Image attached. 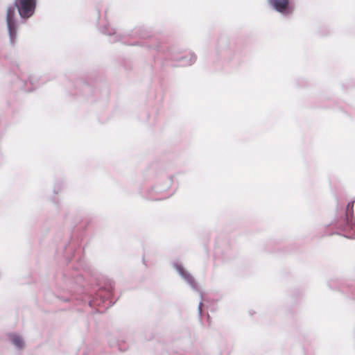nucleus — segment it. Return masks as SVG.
I'll list each match as a JSON object with an SVG mask.
<instances>
[{
    "instance_id": "f257e3e1",
    "label": "nucleus",
    "mask_w": 355,
    "mask_h": 355,
    "mask_svg": "<svg viewBox=\"0 0 355 355\" xmlns=\"http://www.w3.org/2000/svg\"><path fill=\"white\" fill-rule=\"evenodd\" d=\"M35 6L36 0H15V6L7 8L6 26L10 44L14 45L17 39L19 26L15 17V7L22 19H28L33 15Z\"/></svg>"
},
{
    "instance_id": "f03ea898",
    "label": "nucleus",
    "mask_w": 355,
    "mask_h": 355,
    "mask_svg": "<svg viewBox=\"0 0 355 355\" xmlns=\"http://www.w3.org/2000/svg\"><path fill=\"white\" fill-rule=\"evenodd\" d=\"M83 277L76 270H65L62 276V282L58 286L57 297L63 302L71 300L70 296L76 293V288L82 286Z\"/></svg>"
},
{
    "instance_id": "7ed1b4c3",
    "label": "nucleus",
    "mask_w": 355,
    "mask_h": 355,
    "mask_svg": "<svg viewBox=\"0 0 355 355\" xmlns=\"http://www.w3.org/2000/svg\"><path fill=\"white\" fill-rule=\"evenodd\" d=\"M354 202V200L348 202L344 214L337 218L334 223V225L342 232L345 237L352 239H355Z\"/></svg>"
},
{
    "instance_id": "20e7f679",
    "label": "nucleus",
    "mask_w": 355,
    "mask_h": 355,
    "mask_svg": "<svg viewBox=\"0 0 355 355\" xmlns=\"http://www.w3.org/2000/svg\"><path fill=\"white\" fill-rule=\"evenodd\" d=\"M112 291L111 287L110 288H101L95 296H93L89 300V305L90 307H101L103 306L105 307L104 309H107L115 303V302L112 300ZM96 311L101 313L103 312V310H100V308H97Z\"/></svg>"
},
{
    "instance_id": "39448f33",
    "label": "nucleus",
    "mask_w": 355,
    "mask_h": 355,
    "mask_svg": "<svg viewBox=\"0 0 355 355\" xmlns=\"http://www.w3.org/2000/svg\"><path fill=\"white\" fill-rule=\"evenodd\" d=\"M173 268L176 270L180 277L195 291L200 292L195 278L186 270L183 264L179 261L172 263Z\"/></svg>"
},
{
    "instance_id": "423d86ee",
    "label": "nucleus",
    "mask_w": 355,
    "mask_h": 355,
    "mask_svg": "<svg viewBox=\"0 0 355 355\" xmlns=\"http://www.w3.org/2000/svg\"><path fill=\"white\" fill-rule=\"evenodd\" d=\"M270 6L282 16L288 17L294 11V6L290 0H268Z\"/></svg>"
},
{
    "instance_id": "0eeeda50",
    "label": "nucleus",
    "mask_w": 355,
    "mask_h": 355,
    "mask_svg": "<svg viewBox=\"0 0 355 355\" xmlns=\"http://www.w3.org/2000/svg\"><path fill=\"white\" fill-rule=\"evenodd\" d=\"M101 31L102 33L107 35L110 37V42L112 43L119 42L122 40V36L121 35H118L116 30L110 27L109 26H103L101 29Z\"/></svg>"
},
{
    "instance_id": "6e6552de",
    "label": "nucleus",
    "mask_w": 355,
    "mask_h": 355,
    "mask_svg": "<svg viewBox=\"0 0 355 355\" xmlns=\"http://www.w3.org/2000/svg\"><path fill=\"white\" fill-rule=\"evenodd\" d=\"M8 338L15 347L18 349H21L24 347V341L21 336L17 334H9Z\"/></svg>"
},
{
    "instance_id": "1a4fd4ad",
    "label": "nucleus",
    "mask_w": 355,
    "mask_h": 355,
    "mask_svg": "<svg viewBox=\"0 0 355 355\" xmlns=\"http://www.w3.org/2000/svg\"><path fill=\"white\" fill-rule=\"evenodd\" d=\"M127 35L134 37L138 36L140 38L146 39L150 37V31L145 27L141 26L135 28L131 33L127 34Z\"/></svg>"
},
{
    "instance_id": "9d476101",
    "label": "nucleus",
    "mask_w": 355,
    "mask_h": 355,
    "mask_svg": "<svg viewBox=\"0 0 355 355\" xmlns=\"http://www.w3.org/2000/svg\"><path fill=\"white\" fill-rule=\"evenodd\" d=\"M181 66H189L193 64L196 60V55L193 53L182 56L178 59Z\"/></svg>"
},
{
    "instance_id": "9b49d317",
    "label": "nucleus",
    "mask_w": 355,
    "mask_h": 355,
    "mask_svg": "<svg viewBox=\"0 0 355 355\" xmlns=\"http://www.w3.org/2000/svg\"><path fill=\"white\" fill-rule=\"evenodd\" d=\"M173 176L168 177L167 179L166 184L163 188H159V187H157L155 188L156 192H161V191L168 189L171 185V184L173 182Z\"/></svg>"
},
{
    "instance_id": "f8f14e48",
    "label": "nucleus",
    "mask_w": 355,
    "mask_h": 355,
    "mask_svg": "<svg viewBox=\"0 0 355 355\" xmlns=\"http://www.w3.org/2000/svg\"><path fill=\"white\" fill-rule=\"evenodd\" d=\"M62 188H63V183L62 182H58V183L55 184L54 187H53V193L55 194L59 193V192L61 191Z\"/></svg>"
},
{
    "instance_id": "ddd939ff",
    "label": "nucleus",
    "mask_w": 355,
    "mask_h": 355,
    "mask_svg": "<svg viewBox=\"0 0 355 355\" xmlns=\"http://www.w3.org/2000/svg\"><path fill=\"white\" fill-rule=\"evenodd\" d=\"M144 44H145V45L146 46V47L148 49H153L157 51H160L161 49H160V46L159 45L157 44V45H151L150 44H148V42H145V43H142V45H144Z\"/></svg>"
},
{
    "instance_id": "4468645a",
    "label": "nucleus",
    "mask_w": 355,
    "mask_h": 355,
    "mask_svg": "<svg viewBox=\"0 0 355 355\" xmlns=\"http://www.w3.org/2000/svg\"><path fill=\"white\" fill-rule=\"evenodd\" d=\"M28 78L29 82L32 85H34L38 81V77L35 76H31Z\"/></svg>"
},
{
    "instance_id": "2eb2a0df",
    "label": "nucleus",
    "mask_w": 355,
    "mask_h": 355,
    "mask_svg": "<svg viewBox=\"0 0 355 355\" xmlns=\"http://www.w3.org/2000/svg\"><path fill=\"white\" fill-rule=\"evenodd\" d=\"M202 302H200L198 305V313H199L200 316H201V315H202Z\"/></svg>"
},
{
    "instance_id": "dca6fc26",
    "label": "nucleus",
    "mask_w": 355,
    "mask_h": 355,
    "mask_svg": "<svg viewBox=\"0 0 355 355\" xmlns=\"http://www.w3.org/2000/svg\"><path fill=\"white\" fill-rule=\"evenodd\" d=\"M333 283H334V282H333V281H329V282H328V285H329V286L331 288H334V287H333Z\"/></svg>"
},
{
    "instance_id": "f3484780",
    "label": "nucleus",
    "mask_w": 355,
    "mask_h": 355,
    "mask_svg": "<svg viewBox=\"0 0 355 355\" xmlns=\"http://www.w3.org/2000/svg\"><path fill=\"white\" fill-rule=\"evenodd\" d=\"M135 44V45H141V42H136Z\"/></svg>"
}]
</instances>
